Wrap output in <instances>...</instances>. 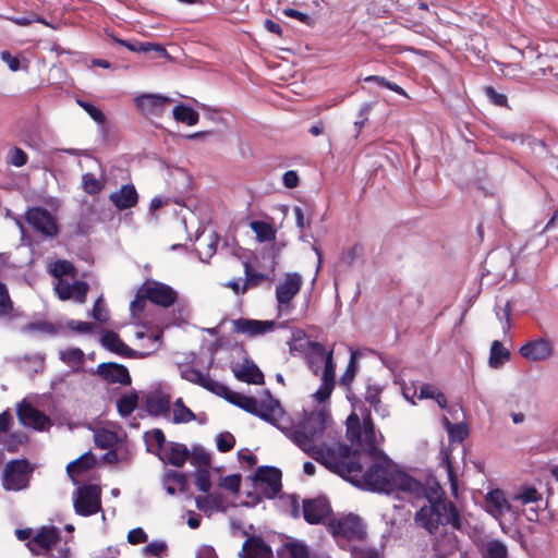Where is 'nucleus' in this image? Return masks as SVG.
Returning <instances> with one entry per match:
<instances>
[{
	"instance_id": "f257e3e1",
	"label": "nucleus",
	"mask_w": 558,
	"mask_h": 558,
	"mask_svg": "<svg viewBox=\"0 0 558 558\" xmlns=\"http://www.w3.org/2000/svg\"><path fill=\"white\" fill-rule=\"evenodd\" d=\"M331 422L326 410L311 412L298 424L288 428L286 435L302 451L311 456L329 471L362 485L368 490L385 494H404L410 498H425L427 504L415 513V523L434 534L439 526L450 524L461 531L462 522L453 502L444 498L441 487H426L408 473L400 471L392 460L378 447L375 426L368 410L361 417L351 413L347 418V437L352 445L323 442V436Z\"/></svg>"
},
{
	"instance_id": "f03ea898",
	"label": "nucleus",
	"mask_w": 558,
	"mask_h": 558,
	"mask_svg": "<svg viewBox=\"0 0 558 558\" xmlns=\"http://www.w3.org/2000/svg\"><path fill=\"white\" fill-rule=\"evenodd\" d=\"M221 396L230 403L271 424H275L283 414L279 401L271 396L269 390H265L260 399L233 392L228 388L227 392Z\"/></svg>"
},
{
	"instance_id": "7ed1b4c3",
	"label": "nucleus",
	"mask_w": 558,
	"mask_h": 558,
	"mask_svg": "<svg viewBox=\"0 0 558 558\" xmlns=\"http://www.w3.org/2000/svg\"><path fill=\"white\" fill-rule=\"evenodd\" d=\"M24 219L36 233L47 240L56 239L59 234L57 217L44 207H29L25 211Z\"/></svg>"
},
{
	"instance_id": "20e7f679",
	"label": "nucleus",
	"mask_w": 558,
	"mask_h": 558,
	"mask_svg": "<svg viewBox=\"0 0 558 558\" xmlns=\"http://www.w3.org/2000/svg\"><path fill=\"white\" fill-rule=\"evenodd\" d=\"M76 514L89 517L101 510V488L96 484L80 486L73 496Z\"/></svg>"
},
{
	"instance_id": "39448f33",
	"label": "nucleus",
	"mask_w": 558,
	"mask_h": 558,
	"mask_svg": "<svg viewBox=\"0 0 558 558\" xmlns=\"http://www.w3.org/2000/svg\"><path fill=\"white\" fill-rule=\"evenodd\" d=\"M332 535L340 542L363 541L366 537V529L360 517L348 514L332 520L329 524Z\"/></svg>"
},
{
	"instance_id": "423d86ee",
	"label": "nucleus",
	"mask_w": 558,
	"mask_h": 558,
	"mask_svg": "<svg viewBox=\"0 0 558 558\" xmlns=\"http://www.w3.org/2000/svg\"><path fill=\"white\" fill-rule=\"evenodd\" d=\"M32 469L26 460H12L4 466L2 485L7 490H21L28 486Z\"/></svg>"
},
{
	"instance_id": "0eeeda50",
	"label": "nucleus",
	"mask_w": 558,
	"mask_h": 558,
	"mask_svg": "<svg viewBox=\"0 0 558 558\" xmlns=\"http://www.w3.org/2000/svg\"><path fill=\"white\" fill-rule=\"evenodd\" d=\"M281 476L275 466H259L254 473L255 486L266 498H275L282 487Z\"/></svg>"
},
{
	"instance_id": "6e6552de",
	"label": "nucleus",
	"mask_w": 558,
	"mask_h": 558,
	"mask_svg": "<svg viewBox=\"0 0 558 558\" xmlns=\"http://www.w3.org/2000/svg\"><path fill=\"white\" fill-rule=\"evenodd\" d=\"M140 295L162 307L173 305L178 298L177 291L170 286L155 280L144 282L140 288Z\"/></svg>"
},
{
	"instance_id": "1a4fd4ad",
	"label": "nucleus",
	"mask_w": 558,
	"mask_h": 558,
	"mask_svg": "<svg viewBox=\"0 0 558 558\" xmlns=\"http://www.w3.org/2000/svg\"><path fill=\"white\" fill-rule=\"evenodd\" d=\"M302 283L301 275L291 272L287 274L283 280L276 286V300L280 313L290 312V303L301 290Z\"/></svg>"
},
{
	"instance_id": "9d476101",
	"label": "nucleus",
	"mask_w": 558,
	"mask_h": 558,
	"mask_svg": "<svg viewBox=\"0 0 558 558\" xmlns=\"http://www.w3.org/2000/svg\"><path fill=\"white\" fill-rule=\"evenodd\" d=\"M519 353L531 362L549 360L554 354V345L546 338H537L521 345Z\"/></svg>"
},
{
	"instance_id": "9b49d317",
	"label": "nucleus",
	"mask_w": 558,
	"mask_h": 558,
	"mask_svg": "<svg viewBox=\"0 0 558 558\" xmlns=\"http://www.w3.org/2000/svg\"><path fill=\"white\" fill-rule=\"evenodd\" d=\"M181 377L192 384L198 385L208 391L218 396L227 392V387L213 378L208 373H204L193 366H186L181 371Z\"/></svg>"
},
{
	"instance_id": "f8f14e48",
	"label": "nucleus",
	"mask_w": 558,
	"mask_h": 558,
	"mask_svg": "<svg viewBox=\"0 0 558 558\" xmlns=\"http://www.w3.org/2000/svg\"><path fill=\"white\" fill-rule=\"evenodd\" d=\"M17 417L22 425L43 430L49 424L48 416L32 404L23 401L16 409Z\"/></svg>"
},
{
	"instance_id": "ddd939ff",
	"label": "nucleus",
	"mask_w": 558,
	"mask_h": 558,
	"mask_svg": "<svg viewBox=\"0 0 558 558\" xmlns=\"http://www.w3.org/2000/svg\"><path fill=\"white\" fill-rule=\"evenodd\" d=\"M330 513V505L325 497L303 500V517L310 524L320 523Z\"/></svg>"
},
{
	"instance_id": "4468645a",
	"label": "nucleus",
	"mask_w": 558,
	"mask_h": 558,
	"mask_svg": "<svg viewBox=\"0 0 558 558\" xmlns=\"http://www.w3.org/2000/svg\"><path fill=\"white\" fill-rule=\"evenodd\" d=\"M96 374L109 384L130 385L131 376L129 369L118 363L108 362L97 366Z\"/></svg>"
},
{
	"instance_id": "2eb2a0df",
	"label": "nucleus",
	"mask_w": 558,
	"mask_h": 558,
	"mask_svg": "<svg viewBox=\"0 0 558 558\" xmlns=\"http://www.w3.org/2000/svg\"><path fill=\"white\" fill-rule=\"evenodd\" d=\"M275 328L274 320H256L250 318H238L233 320V330L248 337L262 336L272 331Z\"/></svg>"
},
{
	"instance_id": "dca6fc26",
	"label": "nucleus",
	"mask_w": 558,
	"mask_h": 558,
	"mask_svg": "<svg viewBox=\"0 0 558 558\" xmlns=\"http://www.w3.org/2000/svg\"><path fill=\"white\" fill-rule=\"evenodd\" d=\"M169 101V97L158 94H144L135 98L137 108L147 117L161 116Z\"/></svg>"
},
{
	"instance_id": "f3484780",
	"label": "nucleus",
	"mask_w": 558,
	"mask_h": 558,
	"mask_svg": "<svg viewBox=\"0 0 558 558\" xmlns=\"http://www.w3.org/2000/svg\"><path fill=\"white\" fill-rule=\"evenodd\" d=\"M100 344L108 351L124 357H144L147 353H137L126 345L118 336V333L106 330L101 333Z\"/></svg>"
},
{
	"instance_id": "a211bd4d",
	"label": "nucleus",
	"mask_w": 558,
	"mask_h": 558,
	"mask_svg": "<svg viewBox=\"0 0 558 558\" xmlns=\"http://www.w3.org/2000/svg\"><path fill=\"white\" fill-rule=\"evenodd\" d=\"M239 558H271L272 549L259 536H250L242 545Z\"/></svg>"
},
{
	"instance_id": "6ab92c4d",
	"label": "nucleus",
	"mask_w": 558,
	"mask_h": 558,
	"mask_svg": "<svg viewBox=\"0 0 558 558\" xmlns=\"http://www.w3.org/2000/svg\"><path fill=\"white\" fill-rule=\"evenodd\" d=\"M485 510L495 519H500L505 513L511 512L512 507L501 489H493L485 496Z\"/></svg>"
},
{
	"instance_id": "aec40b11",
	"label": "nucleus",
	"mask_w": 558,
	"mask_h": 558,
	"mask_svg": "<svg viewBox=\"0 0 558 558\" xmlns=\"http://www.w3.org/2000/svg\"><path fill=\"white\" fill-rule=\"evenodd\" d=\"M158 456L162 462L181 468L189 459L190 450L183 444L169 441Z\"/></svg>"
},
{
	"instance_id": "412c9836",
	"label": "nucleus",
	"mask_w": 558,
	"mask_h": 558,
	"mask_svg": "<svg viewBox=\"0 0 558 558\" xmlns=\"http://www.w3.org/2000/svg\"><path fill=\"white\" fill-rule=\"evenodd\" d=\"M432 547L436 558H448L458 548V537L453 532H441L435 536Z\"/></svg>"
},
{
	"instance_id": "4be33fe9",
	"label": "nucleus",
	"mask_w": 558,
	"mask_h": 558,
	"mask_svg": "<svg viewBox=\"0 0 558 558\" xmlns=\"http://www.w3.org/2000/svg\"><path fill=\"white\" fill-rule=\"evenodd\" d=\"M109 199L119 210H125L137 204L138 194L133 184H124L118 191L111 193Z\"/></svg>"
},
{
	"instance_id": "5701e85b",
	"label": "nucleus",
	"mask_w": 558,
	"mask_h": 558,
	"mask_svg": "<svg viewBox=\"0 0 558 558\" xmlns=\"http://www.w3.org/2000/svg\"><path fill=\"white\" fill-rule=\"evenodd\" d=\"M171 396L162 391H155L147 396L146 408L149 414L159 416L170 411Z\"/></svg>"
},
{
	"instance_id": "b1692460",
	"label": "nucleus",
	"mask_w": 558,
	"mask_h": 558,
	"mask_svg": "<svg viewBox=\"0 0 558 558\" xmlns=\"http://www.w3.org/2000/svg\"><path fill=\"white\" fill-rule=\"evenodd\" d=\"M106 35L111 38L112 41L125 47L130 51L134 52H147L155 50L159 56H166L167 50L161 45H155L150 43H130L124 39L116 37L112 33L106 32Z\"/></svg>"
},
{
	"instance_id": "393cba45",
	"label": "nucleus",
	"mask_w": 558,
	"mask_h": 558,
	"mask_svg": "<svg viewBox=\"0 0 558 558\" xmlns=\"http://www.w3.org/2000/svg\"><path fill=\"white\" fill-rule=\"evenodd\" d=\"M95 464L96 457L90 451H87L81 457H78L76 460L70 462L66 465V472L69 476L72 478V482L74 484H77V481L74 478V475L90 470L92 468L95 466Z\"/></svg>"
},
{
	"instance_id": "a878e982",
	"label": "nucleus",
	"mask_w": 558,
	"mask_h": 558,
	"mask_svg": "<svg viewBox=\"0 0 558 558\" xmlns=\"http://www.w3.org/2000/svg\"><path fill=\"white\" fill-rule=\"evenodd\" d=\"M187 485V478L184 473L169 470L162 478V486L169 495H174L177 489L184 492Z\"/></svg>"
},
{
	"instance_id": "bb28decb",
	"label": "nucleus",
	"mask_w": 558,
	"mask_h": 558,
	"mask_svg": "<svg viewBox=\"0 0 558 558\" xmlns=\"http://www.w3.org/2000/svg\"><path fill=\"white\" fill-rule=\"evenodd\" d=\"M235 376L245 383L260 385L264 383V375L260 369L252 362H245L235 373Z\"/></svg>"
},
{
	"instance_id": "cd10ccee",
	"label": "nucleus",
	"mask_w": 558,
	"mask_h": 558,
	"mask_svg": "<svg viewBox=\"0 0 558 558\" xmlns=\"http://www.w3.org/2000/svg\"><path fill=\"white\" fill-rule=\"evenodd\" d=\"M59 530L54 526H43L33 537V542L44 549H49L59 539Z\"/></svg>"
},
{
	"instance_id": "c85d7f7f",
	"label": "nucleus",
	"mask_w": 558,
	"mask_h": 558,
	"mask_svg": "<svg viewBox=\"0 0 558 558\" xmlns=\"http://www.w3.org/2000/svg\"><path fill=\"white\" fill-rule=\"evenodd\" d=\"M84 352L80 348H68L59 351V359L72 367L73 371H80L84 362Z\"/></svg>"
},
{
	"instance_id": "c756f323",
	"label": "nucleus",
	"mask_w": 558,
	"mask_h": 558,
	"mask_svg": "<svg viewBox=\"0 0 558 558\" xmlns=\"http://www.w3.org/2000/svg\"><path fill=\"white\" fill-rule=\"evenodd\" d=\"M173 118L178 122L185 123L187 125H195L199 120V114L193 108L180 104L173 108Z\"/></svg>"
},
{
	"instance_id": "7c9ffc66",
	"label": "nucleus",
	"mask_w": 558,
	"mask_h": 558,
	"mask_svg": "<svg viewBox=\"0 0 558 558\" xmlns=\"http://www.w3.org/2000/svg\"><path fill=\"white\" fill-rule=\"evenodd\" d=\"M195 420V414L185 407L182 398H178L173 403V423L184 424Z\"/></svg>"
},
{
	"instance_id": "2f4dec72",
	"label": "nucleus",
	"mask_w": 558,
	"mask_h": 558,
	"mask_svg": "<svg viewBox=\"0 0 558 558\" xmlns=\"http://www.w3.org/2000/svg\"><path fill=\"white\" fill-rule=\"evenodd\" d=\"M442 422L451 441L461 442L468 437L469 430L465 424H453L446 416L442 418Z\"/></svg>"
},
{
	"instance_id": "473e14b6",
	"label": "nucleus",
	"mask_w": 558,
	"mask_h": 558,
	"mask_svg": "<svg viewBox=\"0 0 558 558\" xmlns=\"http://www.w3.org/2000/svg\"><path fill=\"white\" fill-rule=\"evenodd\" d=\"M95 445L101 449H110L118 441V435L106 428L97 429L94 434Z\"/></svg>"
},
{
	"instance_id": "72a5a7b5",
	"label": "nucleus",
	"mask_w": 558,
	"mask_h": 558,
	"mask_svg": "<svg viewBox=\"0 0 558 558\" xmlns=\"http://www.w3.org/2000/svg\"><path fill=\"white\" fill-rule=\"evenodd\" d=\"M510 352L498 340H495L490 347L489 364L493 367H498L504 362L508 361Z\"/></svg>"
},
{
	"instance_id": "f704fd0d",
	"label": "nucleus",
	"mask_w": 558,
	"mask_h": 558,
	"mask_svg": "<svg viewBox=\"0 0 558 558\" xmlns=\"http://www.w3.org/2000/svg\"><path fill=\"white\" fill-rule=\"evenodd\" d=\"M250 226H251V229L256 234V238L259 242H268V241L274 240L276 236V232H275L274 228L265 221H259V220L252 221L250 223Z\"/></svg>"
},
{
	"instance_id": "c9c22d12",
	"label": "nucleus",
	"mask_w": 558,
	"mask_h": 558,
	"mask_svg": "<svg viewBox=\"0 0 558 558\" xmlns=\"http://www.w3.org/2000/svg\"><path fill=\"white\" fill-rule=\"evenodd\" d=\"M189 459L191 464L197 469H209L210 466V454L201 446L193 447Z\"/></svg>"
},
{
	"instance_id": "e433bc0d",
	"label": "nucleus",
	"mask_w": 558,
	"mask_h": 558,
	"mask_svg": "<svg viewBox=\"0 0 558 558\" xmlns=\"http://www.w3.org/2000/svg\"><path fill=\"white\" fill-rule=\"evenodd\" d=\"M5 19L19 26H28L36 22L45 26L52 27L50 23H48L44 17L33 11L22 16H7Z\"/></svg>"
},
{
	"instance_id": "4c0bfd02",
	"label": "nucleus",
	"mask_w": 558,
	"mask_h": 558,
	"mask_svg": "<svg viewBox=\"0 0 558 558\" xmlns=\"http://www.w3.org/2000/svg\"><path fill=\"white\" fill-rule=\"evenodd\" d=\"M484 558H508L507 546L499 539L489 541L485 547Z\"/></svg>"
},
{
	"instance_id": "58836bf2",
	"label": "nucleus",
	"mask_w": 558,
	"mask_h": 558,
	"mask_svg": "<svg viewBox=\"0 0 558 558\" xmlns=\"http://www.w3.org/2000/svg\"><path fill=\"white\" fill-rule=\"evenodd\" d=\"M137 405V396L135 393L124 395L117 401L118 412L121 416H129Z\"/></svg>"
},
{
	"instance_id": "ea45409f",
	"label": "nucleus",
	"mask_w": 558,
	"mask_h": 558,
	"mask_svg": "<svg viewBox=\"0 0 558 558\" xmlns=\"http://www.w3.org/2000/svg\"><path fill=\"white\" fill-rule=\"evenodd\" d=\"M364 82L366 83H375L377 84L378 86L380 87H385V88H388L403 97H407L409 98V95L408 93L399 85H397L396 83L393 82H390L388 80H386L385 77L383 76H379V75H369V76H366L364 77Z\"/></svg>"
},
{
	"instance_id": "a19ab883",
	"label": "nucleus",
	"mask_w": 558,
	"mask_h": 558,
	"mask_svg": "<svg viewBox=\"0 0 558 558\" xmlns=\"http://www.w3.org/2000/svg\"><path fill=\"white\" fill-rule=\"evenodd\" d=\"M280 558H308V551L301 544H286L279 553Z\"/></svg>"
},
{
	"instance_id": "79ce46f5",
	"label": "nucleus",
	"mask_w": 558,
	"mask_h": 558,
	"mask_svg": "<svg viewBox=\"0 0 558 558\" xmlns=\"http://www.w3.org/2000/svg\"><path fill=\"white\" fill-rule=\"evenodd\" d=\"M324 362V369L322 373V381L329 383L335 385L336 379V364L333 362V351L330 350L327 353L326 360Z\"/></svg>"
},
{
	"instance_id": "37998d69",
	"label": "nucleus",
	"mask_w": 558,
	"mask_h": 558,
	"mask_svg": "<svg viewBox=\"0 0 558 558\" xmlns=\"http://www.w3.org/2000/svg\"><path fill=\"white\" fill-rule=\"evenodd\" d=\"M324 362V369L322 373V381L329 383L335 385L336 379V364L333 362V351L330 350L327 353L326 360Z\"/></svg>"
},
{
	"instance_id": "c03bdc74",
	"label": "nucleus",
	"mask_w": 558,
	"mask_h": 558,
	"mask_svg": "<svg viewBox=\"0 0 558 558\" xmlns=\"http://www.w3.org/2000/svg\"><path fill=\"white\" fill-rule=\"evenodd\" d=\"M146 442L148 450H153L151 447L156 445V449L158 450L159 454L169 441H166L163 432L159 428H156L149 433H146Z\"/></svg>"
},
{
	"instance_id": "a18cd8bd",
	"label": "nucleus",
	"mask_w": 558,
	"mask_h": 558,
	"mask_svg": "<svg viewBox=\"0 0 558 558\" xmlns=\"http://www.w3.org/2000/svg\"><path fill=\"white\" fill-rule=\"evenodd\" d=\"M50 274L56 278H62L68 275H75V268L72 263L68 260H57L50 265Z\"/></svg>"
},
{
	"instance_id": "49530a36",
	"label": "nucleus",
	"mask_w": 558,
	"mask_h": 558,
	"mask_svg": "<svg viewBox=\"0 0 558 558\" xmlns=\"http://www.w3.org/2000/svg\"><path fill=\"white\" fill-rule=\"evenodd\" d=\"M83 189L87 194L94 195L104 189V183L93 173H85L82 178Z\"/></svg>"
},
{
	"instance_id": "de8ad7c7",
	"label": "nucleus",
	"mask_w": 558,
	"mask_h": 558,
	"mask_svg": "<svg viewBox=\"0 0 558 558\" xmlns=\"http://www.w3.org/2000/svg\"><path fill=\"white\" fill-rule=\"evenodd\" d=\"M195 485L203 493L209 492L211 482L208 469H197L195 471Z\"/></svg>"
},
{
	"instance_id": "09e8293b",
	"label": "nucleus",
	"mask_w": 558,
	"mask_h": 558,
	"mask_svg": "<svg viewBox=\"0 0 558 558\" xmlns=\"http://www.w3.org/2000/svg\"><path fill=\"white\" fill-rule=\"evenodd\" d=\"M80 107H82L89 117L99 125H104L106 123V116L101 112L100 109L92 105L90 102L84 100H77Z\"/></svg>"
},
{
	"instance_id": "8fccbe9b",
	"label": "nucleus",
	"mask_w": 558,
	"mask_h": 558,
	"mask_svg": "<svg viewBox=\"0 0 558 558\" xmlns=\"http://www.w3.org/2000/svg\"><path fill=\"white\" fill-rule=\"evenodd\" d=\"M13 310V303L4 283L0 281V316H8Z\"/></svg>"
},
{
	"instance_id": "3c124183",
	"label": "nucleus",
	"mask_w": 558,
	"mask_h": 558,
	"mask_svg": "<svg viewBox=\"0 0 558 558\" xmlns=\"http://www.w3.org/2000/svg\"><path fill=\"white\" fill-rule=\"evenodd\" d=\"M541 498L538 492L534 487H523L515 496L514 500L521 501L522 505L535 502Z\"/></svg>"
},
{
	"instance_id": "603ef678",
	"label": "nucleus",
	"mask_w": 558,
	"mask_h": 558,
	"mask_svg": "<svg viewBox=\"0 0 558 558\" xmlns=\"http://www.w3.org/2000/svg\"><path fill=\"white\" fill-rule=\"evenodd\" d=\"M304 342H312V341L305 337V333L302 330H298L293 335L292 341L289 343L290 350L296 351V352H300V353H303L306 355V353L308 352V349Z\"/></svg>"
},
{
	"instance_id": "864d4df0",
	"label": "nucleus",
	"mask_w": 558,
	"mask_h": 558,
	"mask_svg": "<svg viewBox=\"0 0 558 558\" xmlns=\"http://www.w3.org/2000/svg\"><path fill=\"white\" fill-rule=\"evenodd\" d=\"M356 373V361H355V353L353 352L351 354L350 361L348 363L347 369L340 377V385L344 387H349L351 383L353 381V378Z\"/></svg>"
},
{
	"instance_id": "5fc2aeb1",
	"label": "nucleus",
	"mask_w": 558,
	"mask_h": 558,
	"mask_svg": "<svg viewBox=\"0 0 558 558\" xmlns=\"http://www.w3.org/2000/svg\"><path fill=\"white\" fill-rule=\"evenodd\" d=\"M167 544L163 541H153L143 548V555L146 557H161L166 551Z\"/></svg>"
},
{
	"instance_id": "6e6d98bb",
	"label": "nucleus",
	"mask_w": 558,
	"mask_h": 558,
	"mask_svg": "<svg viewBox=\"0 0 558 558\" xmlns=\"http://www.w3.org/2000/svg\"><path fill=\"white\" fill-rule=\"evenodd\" d=\"M88 284L85 281L76 280L73 282L71 299L75 302L82 304L86 300V294L88 292Z\"/></svg>"
},
{
	"instance_id": "4d7b16f0",
	"label": "nucleus",
	"mask_w": 558,
	"mask_h": 558,
	"mask_svg": "<svg viewBox=\"0 0 558 558\" xmlns=\"http://www.w3.org/2000/svg\"><path fill=\"white\" fill-rule=\"evenodd\" d=\"M216 442L220 452H228L234 447L235 438L231 433L225 432L218 434Z\"/></svg>"
},
{
	"instance_id": "13d9d810",
	"label": "nucleus",
	"mask_w": 558,
	"mask_h": 558,
	"mask_svg": "<svg viewBox=\"0 0 558 558\" xmlns=\"http://www.w3.org/2000/svg\"><path fill=\"white\" fill-rule=\"evenodd\" d=\"M92 316L95 320L99 323H105L108 320V310L101 295L96 300L93 306Z\"/></svg>"
},
{
	"instance_id": "bf43d9fd",
	"label": "nucleus",
	"mask_w": 558,
	"mask_h": 558,
	"mask_svg": "<svg viewBox=\"0 0 558 558\" xmlns=\"http://www.w3.org/2000/svg\"><path fill=\"white\" fill-rule=\"evenodd\" d=\"M485 96L488 98V100L498 107H507L508 106V99L505 94L498 93L494 87L486 86L484 88Z\"/></svg>"
},
{
	"instance_id": "052dcab7",
	"label": "nucleus",
	"mask_w": 558,
	"mask_h": 558,
	"mask_svg": "<svg viewBox=\"0 0 558 558\" xmlns=\"http://www.w3.org/2000/svg\"><path fill=\"white\" fill-rule=\"evenodd\" d=\"M304 343L308 349V352L306 353L307 359H310V356H313L314 359L319 360L320 362L326 360L328 351L325 350V347L322 343L316 341Z\"/></svg>"
},
{
	"instance_id": "680f3d73",
	"label": "nucleus",
	"mask_w": 558,
	"mask_h": 558,
	"mask_svg": "<svg viewBox=\"0 0 558 558\" xmlns=\"http://www.w3.org/2000/svg\"><path fill=\"white\" fill-rule=\"evenodd\" d=\"M351 558H381V555L372 547L354 546L351 549Z\"/></svg>"
},
{
	"instance_id": "e2e57ef3",
	"label": "nucleus",
	"mask_w": 558,
	"mask_h": 558,
	"mask_svg": "<svg viewBox=\"0 0 558 558\" xmlns=\"http://www.w3.org/2000/svg\"><path fill=\"white\" fill-rule=\"evenodd\" d=\"M8 162L14 167H23L27 162V155L19 147L9 150Z\"/></svg>"
},
{
	"instance_id": "0e129e2a",
	"label": "nucleus",
	"mask_w": 558,
	"mask_h": 558,
	"mask_svg": "<svg viewBox=\"0 0 558 558\" xmlns=\"http://www.w3.org/2000/svg\"><path fill=\"white\" fill-rule=\"evenodd\" d=\"M240 484H241V475H239V474H232V475L225 476L220 480V483H219V485L222 488L230 490L232 493H236L240 489Z\"/></svg>"
},
{
	"instance_id": "69168bd1",
	"label": "nucleus",
	"mask_w": 558,
	"mask_h": 558,
	"mask_svg": "<svg viewBox=\"0 0 558 558\" xmlns=\"http://www.w3.org/2000/svg\"><path fill=\"white\" fill-rule=\"evenodd\" d=\"M335 388V385L322 381L319 388L316 390V392L313 395L315 400L319 403L325 402L329 399L332 390Z\"/></svg>"
},
{
	"instance_id": "338daca9",
	"label": "nucleus",
	"mask_w": 558,
	"mask_h": 558,
	"mask_svg": "<svg viewBox=\"0 0 558 558\" xmlns=\"http://www.w3.org/2000/svg\"><path fill=\"white\" fill-rule=\"evenodd\" d=\"M94 324L88 322H81L75 319H71L68 322V327L71 330L76 331L78 333H88L94 329Z\"/></svg>"
},
{
	"instance_id": "774afa93",
	"label": "nucleus",
	"mask_w": 558,
	"mask_h": 558,
	"mask_svg": "<svg viewBox=\"0 0 558 558\" xmlns=\"http://www.w3.org/2000/svg\"><path fill=\"white\" fill-rule=\"evenodd\" d=\"M148 536L142 527H135L128 533V542L132 545L145 543Z\"/></svg>"
}]
</instances>
